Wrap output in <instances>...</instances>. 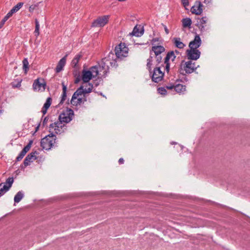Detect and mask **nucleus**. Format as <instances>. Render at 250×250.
<instances>
[{"instance_id":"nucleus-4","label":"nucleus","mask_w":250,"mask_h":250,"mask_svg":"<svg viewBox=\"0 0 250 250\" xmlns=\"http://www.w3.org/2000/svg\"><path fill=\"white\" fill-rule=\"evenodd\" d=\"M98 71L95 67H91L88 70H83L82 71V79L83 83H88L92 78L98 76Z\"/></svg>"},{"instance_id":"nucleus-31","label":"nucleus","mask_w":250,"mask_h":250,"mask_svg":"<svg viewBox=\"0 0 250 250\" xmlns=\"http://www.w3.org/2000/svg\"><path fill=\"white\" fill-rule=\"evenodd\" d=\"M152 57L151 56H150V57L147 60V67L149 71L151 70V66L152 65H155L154 63H152Z\"/></svg>"},{"instance_id":"nucleus-29","label":"nucleus","mask_w":250,"mask_h":250,"mask_svg":"<svg viewBox=\"0 0 250 250\" xmlns=\"http://www.w3.org/2000/svg\"><path fill=\"white\" fill-rule=\"evenodd\" d=\"M41 2H37L35 4H33L29 6V11L31 13H32L35 10H36L39 6V4Z\"/></svg>"},{"instance_id":"nucleus-21","label":"nucleus","mask_w":250,"mask_h":250,"mask_svg":"<svg viewBox=\"0 0 250 250\" xmlns=\"http://www.w3.org/2000/svg\"><path fill=\"white\" fill-rule=\"evenodd\" d=\"M173 43L175 46L179 49L183 48L186 45L182 42L179 38H175L173 40Z\"/></svg>"},{"instance_id":"nucleus-38","label":"nucleus","mask_w":250,"mask_h":250,"mask_svg":"<svg viewBox=\"0 0 250 250\" xmlns=\"http://www.w3.org/2000/svg\"><path fill=\"white\" fill-rule=\"evenodd\" d=\"M14 14L13 12L11 10L9 12L7 13V14L4 17L5 19H6L7 20L12 16V15Z\"/></svg>"},{"instance_id":"nucleus-1","label":"nucleus","mask_w":250,"mask_h":250,"mask_svg":"<svg viewBox=\"0 0 250 250\" xmlns=\"http://www.w3.org/2000/svg\"><path fill=\"white\" fill-rule=\"evenodd\" d=\"M93 85L89 83H83L81 86L74 93L71 104L73 105H77L86 101L85 95L91 92Z\"/></svg>"},{"instance_id":"nucleus-41","label":"nucleus","mask_w":250,"mask_h":250,"mask_svg":"<svg viewBox=\"0 0 250 250\" xmlns=\"http://www.w3.org/2000/svg\"><path fill=\"white\" fill-rule=\"evenodd\" d=\"M182 2L184 6H186L188 5V0H182Z\"/></svg>"},{"instance_id":"nucleus-39","label":"nucleus","mask_w":250,"mask_h":250,"mask_svg":"<svg viewBox=\"0 0 250 250\" xmlns=\"http://www.w3.org/2000/svg\"><path fill=\"white\" fill-rule=\"evenodd\" d=\"M7 21L6 19L4 17V18L2 20V21L0 22V28H1L4 25L5 22Z\"/></svg>"},{"instance_id":"nucleus-32","label":"nucleus","mask_w":250,"mask_h":250,"mask_svg":"<svg viewBox=\"0 0 250 250\" xmlns=\"http://www.w3.org/2000/svg\"><path fill=\"white\" fill-rule=\"evenodd\" d=\"M32 144V141H30L28 144L25 146L23 149L22 150V151L23 152V153H24L26 154V153L29 150V149L31 148V145Z\"/></svg>"},{"instance_id":"nucleus-2","label":"nucleus","mask_w":250,"mask_h":250,"mask_svg":"<svg viewBox=\"0 0 250 250\" xmlns=\"http://www.w3.org/2000/svg\"><path fill=\"white\" fill-rule=\"evenodd\" d=\"M116 64L115 61L108 56L102 59L98 65L94 66L98 71V76H104L108 71L110 67L114 66Z\"/></svg>"},{"instance_id":"nucleus-36","label":"nucleus","mask_w":250,"mask_h":250,"mask_svg":"<svg viewBox=\"0 0 250 250\" xmlns=\"http://www.w3.org/2000/svg\"><path fill=\"white\" fill-rule=\"evenodd\" d=\"M25 154L23 153V152L21 151L19 155L17 157L16 159L18 161H20L21 160L23 157L25 156Z\"/></svg>"},{"instance_id":"nucleus-9","label":"nucleus","mask_w":250,"mask_h":250,"mask_svg":"<svg viewBox=\"0 0 250 250\" xmlns=\"http://www.w3.org/2000/svg\"><path fill=\"white\" fill-rule=\"evenodd\" d=\"M13 182V178H8L5 183L0 184V197L9 190Z\"/></svg>"},{"instance_id":"nucleus-19","label":"nucleus","mask_w":250,"mask_h":250,"mask_svg":"<svg viewBox=\"0 0 250 250\" xmlns=\"http://www.w3.org/2000/svg\"><path fill=\"white\" fill-rule=\"evenodd\" d=\"M143 34V31L141 30L140 26L138 27L135 26L131 33H130V35L135 36L136 37L141 36Z\"/></svg>"},{"instance_id":"nucleus-42","label":"nucleus","mask_w":250,"mask_h":250,"mask_svg":"<svg viewBox=\"0 0 250 250\" xmlns=\"http://www.w3.org/2000/svg\"><path fill=\"white\" fill-rule=\"evenodd\" d=\"M118 162H119V164H124V159L123 158L119 159V160L118 161Z\"/></svg>"},{"instance_id":"nucleus-22","label":"nucleus","mask_w":250,"mask_h":250,"mask_svg":"<svg viewBox=\"0 0 250 250\" xmlns=\"http://www.w3.org/2000/svg\"><path fill=\"white\" fill-rule=\"evenodd\" d=\"M174 90L178 93H183L186 91V86L181 84H176L174 86Z\"/></svg>"},{"instance_id":"nucleus-6","label":"nucleus","mask_w":250,"mask_h":250,"mask_svg":"<svg viewBox=\"0 0 250 250\" xmlns=\"http://www.w3.org/2000/svg\"><path fill=\"white\" fill-rule=\"evenodd\" d=\"M115 52L117 58L122 59L127 56L128 49L125 43H121L115 47Z\"/></svg>"},{"instance_id":"nucleus-5","label":"nucleus","mask_w":250,"mask_h":250,"mask_svg":"<svg viewBox=\"0 0 250 250\" xmlns=\"http://www.w3.org/2000/svg\"><path fill=\"white\" fill-rule=\"evenodd\" d=\"M55 136L53 135H48L42 139L41 142V146L43 149L49 150L55 143Z\"/></svg>"},{"instance_id":"nucleus-15","label":"nucleus","mask_w":250,"mask_h":250,"mask_svg":"<svg viewBox=\"0 0 250 250\" xmlns=\"http://www.w3.org/2000/svg\"><path fill=\"white\" fill-rule=\"evenodd\" d=\"M203 5L200 1H197L195 2L194 5L191 8V12L193 14L196 15H200L202 11Z\"/></svg>"},{"instance_id":"nucleus-47","label":"nucleus","mask_w":250,"mask_h":250,"mask_svg":"<svg viewBox=\"0 0 250 250\" xmlns=\"http://www.w3.org/2000/svg\"><path fill=\"white\" fill-rule=\"evenodd\" d=\"M2 113V110H0V113Z\"/></svg>"},{"instance_id":"nucleus-8","label":"nucleus","mask_w":250,"mask_h":250,"mask_svg":"<svg viewBox=\"0 0 250 250\" xmlns=\"http://www.w3.org/2000/svg\"><path fill=\"white\" fill-rule=\"evenodd\" d=\"M46 87V83L43 79L38 78L35 80L33 84L34 91L39 92L43 91Z\"/></svg>"},{"instance_id":"nucleus-16","label":"nucleus","mask_w":250,"mask_h":250,"mask_svg":"<svg viewBox=\"0 0 250 250\" xmlns=\"http://www.w3.org/2000/svg\"><path fill=\"white\" fill-rule=\"evenodd\" d=\"M74 117V112L73 111L70 109L67 108L66 111L63 112V123H69L73 119Z\"/></svg>"},{"instance_id":"nucleus-23","label":"nucleus","mask_w":250,"mask_h":250,"mask_svg":"<svg viewBox=\"0 0 250 250\" xmlns=\"http://www.w3.org/2000/svg\"><path fill=\"white\" fill-rule=\"evenodd\" d=\"M192 23L191 20L190 18L183 19L182 20L183 26L184 28L188 27L190 28Z\"/></svg>"},{"instance_id":"nucleus-3","label":"nucleus","mask_w":250,"mask_h":250,"mask_svg":"<svg viewBox=\"0 0 250 250\" xmlns=\"http://www.w3.org/2000/svg\"><path fill=\"white\" fill-rule=\"evenodd\" d=\"M199 65L196 66L195 62L191 60L182 61L180 64V71H184L186 73L190 74L193 72ZM181 73L183 72H181Z\"/></svg>"},{"instance_id":"nucleus-33","label":"nucleus","mask_w":250,"mask_h":250,"mask_svg":"<svg viewBox=\"0 0 250 250\" xmlns=\"http://www.w3.org/2000/svg\"><path fill=\"white\" fill-rule=\"evenodd\" d=\"M156 61L154 62V64L158 66L159 64L162 62V57L161 55L156 56L155 57Z\"/></svg>"},{"instance_id":"nucleus-43","label":"nucleus","mask_w":250,"mask_h":250,"mask_svg":"<svg viewBox=\"0 0 250 250\" xmlns=\"http://www.w3.org/2000/svg\"><path fill=\"white\" fill-rule=\"evenodd\" d=\"M66 87L64 86L63 85V101H64V97H65V91L66 90Z\"/></svg>"},{"instance_id":"nucleus-46","label":"nucleus","mask_w":250,"mask_h":250,"mask_svg":"<svg viewBox=\"0 0 250 250\" xmlns=\"http://www.w3.org/2000/svg\"><path fill=\"white\" fill-rule=\"evenodd\" d=\"M62 102V99L60 101V104H61Z\"/></svg>"},{"instance_id":"nucleus-18","label":"nucleus","mask_w":250,"mask_h":250,"mask_svg":"<svg viewBox=\"0 0 250 250\" xmlns=\"http://www.w3.org/2000/svg\"><path fill=\"white\" fill-rule=\"evenodd\" d=\"M51 103L52 99L50 97L48 98L42 109V112L43 115H45L46 113L47 110L50 106Z\"/></svg>"},{"instance_id":"nucleus-13","label":"nucleus","mask_w":250,"mask_h":250,"mask_svg":"<svg viewBox=\"0 0 250 250\" xmlns=\"http://www.w3.org/2000/svg\"><path fill=\"white\" fill-rule=\"evenodd\" d=\"M176 58V56L175 55V54L173 51H171L170 52H168L166 58H165V62L164 63L166 64V69L168 72L169 69V61L171 60L172 62L174 61L175 59Z\"/></svg>"},{"instance_id":"nucleus-10","label":"nucleus","mask_w":250,"mask_h":250,"mask_svg":"<svg viewBox=\"0 0 250 250\" xmlns=\"http://www.w3.org/2000/svg\"><path fill=\"white\" fill-rule=\"evenodd\" d=\"M161 68L162 67L160 66H156L154 68L152 76V80L153 82L158 83L162 80L164 73L161 70Z\"/></svg>"},{"instance_id":"nucleus-45","label":"nucleus","mask_w":250,"mask_h":250,"mask_svg":"<svg viewBox=\"0 0 250 250\" xmlns=\"http://www.w3.org/2000/svg\"><path fill=\"white\" fill-rule=\"evenodd\" d=\"M211 1V0H204V2L207 3H208Z\"/></svg>"},{"instance_id":"nucleus-28","label":"nucleus","mask_w":250,"mask_h":250,"mask_svg":"<svg viewBox=\"0 0 250 250\" xmlns=\"http://www.w3.org/2000/svg\"><path fill=\"white\" fill-rule=\"evenodd\" d=\"M62 58L60 60V61L56 68V72L57 73H59L60 72H61L62 71Z\"/></svg>"},{"instance_id":"nucleus-37","label":"nucleus","mask_w":250,"mask_h":250,"mask_svg":"<svg viewBox=\"0 0 250 250\" xmlns=\"http://www.w3.org/2000/svg\"><path fill=\"white\" fill-rule=\"evenodd\" d=\"M199 28L201 29L202 31H205L207 29V25L206 24H199Z\"/></svg>"},{"instance_id":"nucleus-12","label":"nucleus","mask_w":250,"mask_h":250,"mask_svg":"<svg viewBox=\"0 0 250 250\" xmlns=\"http://www.w3.org/2000/svg\"><path fill=\"white\" fill-rule=\"evenodd\" d=\"M188 59L190 60H197L200 56L201 52L197 49L189 48L186 51Z\"/></svg>"},{"instance_id":"nucleus-24","label":"nucleus","mask_w":250,"mask_h":250,"mask_svg":"<svg viewBox=\"0 0 250 250\" xmlns=\"http://www.w3.org/2000/svg\"><path fill=\"white\" fill-rule=\"evenodd\" d=\"M24 194L22 191H19L14 197V202L19 203L23 198Z\"/></svg>"},{"instance_id":"nucleus-35","label":"nucleus","mask_w":250,"mask_h":250,"mask_svg":"<svg viewBox=\"0 0 250 250\" xmlns=\"http://www.w3.org/2000/svg\"><path fill=\"white\" fill-rule=\"evenodd\" d=\"M208 19L206 17H203L200 20V21L198 24H206Z\"/></svg>"},{"instance_id":"nucleus-26","label":"nucleus","mask_w":250,"mask_h":250,"mask_svg":"<svg viewBox=\"0 0 250 250\" xmlns=\"http://www.w3.org/2000/svg\"><path fill=\"white\" fill-rule=\"evenodd\" d=\"M35 24H36V25H35V29L34 31V34L36 37H38L40 34V32H39L40 24H39V21L37 19L35 20Z\"/></svg>"},{"instance_id":"nucleus-44","label":"nucleus","mask_w":250,"mask_h":250,"mask_svg":"<svg viewBox=\"0 0 250 250\" xmlns=\"http://www.w3.org/2000/svg\"><path fill=\"white\" fill-rule=\"evenodd\" d=\"M165 31L167 34H168L169 33V31L166 26H165Z\"/></svg>"},{"instance_id":"nucleus-34","label":"nucleus","mask_w":250,"mask_h":250,"mask_svg":"<svg viewBox=\"0 0 250 250\" xmlns=\"http://www.w3.org/2000/svg\"><path fill=\"white\" fill-rule=\"evenodd\" d=\"M158 91L159 93H160L161 95H165L167 92V90L165 87H159L158 89Z\"/></svg>"},{"instance_id":"nucleus-11","label":"nucleus","mask_w":250,"mask_h":250,"mask_svg":"<svg viewBox=\"0 0 250 250\" xmlns=\"http://www.w3.org/2000/svg\"><path fill=\"white\" fill-rule=\"evenodd\" d=\"M109 17L108 16L100 17L92 22V26L101 27L104 26L108 22Z\"/></svg>"},{"instance_id":"nucleus-14","label":"nucleus","mask_w":250,"mask_h":250,"mask_svg":"<svg viewBox=\"0 0 250 250\" xmlns=\"http://www.w3.org/2000/svg\"><path fill=\"white\" fill-rule=\"evenodd\" d=\"M201 40L198 35H196L194 39L189 43V47L191 49H197L201 44Z\"/></svg>"},{"instance_id":"nucleus-40","label":"nucleus","mask_w":250,"mask_h":250,"mask_svg":"<svg viewBox=\"0 0 250 250\" xmlns=\"http://www.w3.org/2000/svg\"><path fill=\"white\" fill-rule=\"evenodd\" d=\"M174 85H173L172 84H168V85L166 86V88L168 89H174Z\"/></svg>"},{"instance_id":"nucleus-27","label":"nucleus","mask_w":250,"mask_h":250,"mask_svg":"<svg viewBox=\"0 0 250 250\" xmlns=\"http://www.w3.org/2000/svg\"><path fill=\"white\" fill-rule=\"evenodd\" d=\"M23 63V69H24L25 73H26L29 68L28 65L29 63L27 60V59L25 58L22 61Z\"/></svg>"},{"instance_id":"nucleus-25","label":"nucleus","mask_w":250,"mask_h":250,"mask_svg":"<svg viewBox=\"0 0 250 250\" xmlns=\"http://www.w3.org/2000/svg\"><path fill=\"white\" fill-rule=\"evenodd\" d=\"M23 5V2H19L11 10L14 13L18 12Z\"/></svg>"},{"instance_id":"nucleus-17","label":"nucleus","mask_w":250,"mask_h":250,"mask_svg":"<svg viewBox=\"0 0 250 250\" xmlns=\"http://www.w3.org/2000/svg\"><path fill=\"white\" fill-rule=\"evenodd\" d=\"M37 154L36 151H35L34 152H32L28 154L24 161V165L25 167L29 165L31 162H33L35 161L36 158V154Z\"/></svg>"},{"instance_id":"nucleus-7","label":"nucleus","mask_w":250,"mask_h":250,"mask_svg":"<svg viewBox=\"0 0 250 250\" xmlns=\"http://www.w3.org/2000/svg\"><path fill=\"white\" fill-rule=\"evenodd\" d=\"M62 114L59 115V122L54 123L50 125L49 131L52 133L61 134L62 130Z\"/></svg>"},{"instance_id":"nucleus-30","label":"nucleus","mask_w":250,"mask_h":250,"mask_svg":"<svg viewBox=\"0 0 250 250\" xmlns=\"http://www.w3.org/2000/svg\"><path fill=\"white\" fill-rule=\"evenodd\" d=\"M81 58V55H77L76 56V57L73 59V60L72 61V65L74 67H76L77 66V63L79 62V59Z\"/></svg>"},{"instance_id":"nucleus-20","label":"nucleus","mask_w":250,"mask_h":250,"mask_svg":"<svg viewBox=\"0 0 250 250\" xmlns=\"http://www.w3.org/2000/svg\"><path fill=\"white\" fill-rule=\"evenodd\" d=\"M152 50L154 52L155 56L160 55V54L164 52L165 48L162 46H153Z\"/></svg>"}]
</instances>
